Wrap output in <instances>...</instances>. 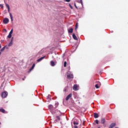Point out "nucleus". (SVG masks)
Listing matches in <instances>:
<instances>
[{
	"instance_id": "obj_1",
	"label": "nucleus",
	"mask_w": 128,
	"mask_h": 128,
	"mask_svg": "<svg viewBox=\"0 0 128 128\" xmlns=\"http://www.w3.org/2000/svg\"><path fill=\"white\" fill-rule=\"evenodd\" d=\"M6 6L8 10V12L10 14V20H12V22H13L14 21V18L12 17V13H10V5H8V4H6Z\"/></svg>"
},
{
	"instance_id": "obj_2",
	"label": "nucleus",
	"mask_w": 128,
	"mask_h": 128,
	"mask_svg": "<svg viewBox=\"0 0 128 128\" xmlns=\"http://www.w3.org/2000/svg\"><path fill=\"white\" fill-rule=\"evenodd\" d=\"M67 78L69 80L70 78H74V75L72 74V72L68 71L67 72V75H66Z\"/></svg>"
},
{
	"instance_id": "obj_3",
	"label": "nucleus",
	"mask_w": 128,
	"mask_h": 128,
	"mask_svg": "<svg viewBox=\"0 0 128 128\" xmlns=\"http://www.w3.org/2000/svg\"><path fill=\"white\" fill-rule=\"evenodd\" d=\"M48 108L52 114H56V112L54 111V106L52 105H49Z\"/></svg>"
},
{
	"instance_id": "obj_4",
	"label": "nucleus",
	"mask_w": 128,
	"mask_h": 128,
	"mask_svg": "<svg viewBox=\"0 0 128 128\" xmlns=\"http://www.w3.org/2000/svg\"><path fill=\"white\" fill-rule=\"evenodd\" d=\"M8 96V92H4L2 93V98H6Z\"/></svg>"
},
{
	"instance_id": "obj_5",
	"label": "nucleus",
	"mask_w": 128,
	"mask_h": 128,
	"mask_svg": "<svg viewBox=\"0 0 128 128\" xmlns=\"http://www.w3.org/2000/svg\"><path fill=\"white\" fill-rule=\"evenodd\" d=\"M9 22H10V20H8V18H4L3 20V23L4 24H8Z\"/></svg>"
},
{
	"instance_id": "obj_6",
	"label": "nucleus",
	"mask_w": 128,
	"mask_h": 128,
	"mask_svg": "<svg viewBox=\"0 0 128 128\" xmlns=\"http://www.w3.org/2000/svg\"><path fill=\"white\" fill-rule=\"evenodd\" d=\"M73 90H75V91L78 90V84H75L73 86Z\"/></svg>"
},
{
	"instance_id": "obj_7",
	"label": "nucleus",
	"mask_w": 128,
	"mask_h": 128,
	"mask_svg": "<svg viewBox=\"0 0 128 128\" xmlns=\"http://www.w3.org/2000/svg\"><path fill=\"white\" fill-rule=\"evenodd\" d=\"M72 94H69L66 97V100H70V98H72Z\"/></svg>"
},
{
	"instance_id": "obj_8",
	"label": "nucleus",
	"mask_w": 128,
	"mask_h": 128,
	"mask_svg": "<svg viewBox=\"0 0 128 128\" xmlns=\"http://www.w3.org/2000/svg\"><path fill=\"white\" fill-rule=\"evenodd\" d=\"M34 66H36V64H34L32 66V68L29 70V72H32L34 68Z\"/></svg>"
},
{
	"instance_id": "obj_9",
	"label": "nucleus",
	"mask_w": 128,
	"mask_h": 128,
	"mask_svg": "<svg viewBox=\"0 0 128 128\" xmlns=\"http://www.w3.org/2000/svg\"><path fill=\"white\" fill-rule=\"evenodd\" d=\"M44 49H42V50L40 52H38V54L40 56V54H44Z\"/></svg>"
},
{
	"instance_id": "obj_10",
	"label": "nucleus",
	"mask_w": 128,
	"mask_h": 128,
	"mask_svg": "<svg viewBox=\"0 0 128 128\" xmlns=\"http://www.w3.org/2000/svg\"><path fill=\"white\" fill-rule=\"evenodd\" d=\"M44 58H46V56H44L43 57H41L40 58L38 59L37 60L38 62H42V60H44Z\"/></svg>"
},
{
	"instance_id": "obj_11",
	"label": "nucleus",
	"mask_w": 128,
	"mask_h": 128,
	"mask_svg": "<svg viewBox=\"0 0 128 128\" xmlns=\"http://www.w3.org/2000/svg\"><path fill=\"white\" fill-rule=\"evenodd\" d=\"M6 50L8 49V47L6 46H4V47H3L1 50L0 52H4V50H6Z\"/></svg>"
},
{
	"instance_id": "obj_12",
	"label": "nucleus",
	"mask_w": 128,
	"mask_h": 128,
	"mask_svg": "<svg viewBox=\"0 0 128 128\" xmlns=\"http://www.w3.org/2000/svg\"><path fill=\"white\" fill-rule=\"evenodd\" d=\"M114 126H116V123H112L110 125L109 128H114Z\"/></svg>"
},
{
	"instance_id": "obj_13",
	"label": "nucleus",
	"mask_w": 128,
	"mask_h": 128,
	"mask_svg": "<svg viewBox=\"0 0 128 128\" xmlns=\"http://www.w3.org/2000/svg\"><path fill=\"white\" fill-rule=\"evenodd\" d=\"M72 38L74 40H78V37L74 34H72Z\"/></svg>"
},
{
	"instance_id": "obj_14",
	"label": "nucleus",
	"mask_w": 128,
	"mask_h": 128,
	"mask_svg": "<svg viewBox=\"0 0 128 128\" xmlns=\"http://www.w3.org/2000/svg\"><path fill=\"white\" fill-rule=\"evenodd\" d=\"M100 86V83H98V84H96L95 85V88H100V86Z\"/></svg>"
},
{
	"instance_id": "obj_15",
	"label": "nucleus",
	"mask_w": 128,
	"mask_h": 128,
	"mask_svg": "<svg viewBox=\"0 0 128 128\" xmlns=\"http://www.w3.org/2000/svg\"><path fill=\"white\" fill-rule=\"evenodd\" d=\"M101 122L102 124H103L106 122V120H104V118H102L101 120Z\"/></svg>"
},
{
	"instance_id": "obj_16",
	"label": "nucleus",
	"mask_w": 128,
	"mask_h": 128,
	"mask_svg": "<svg viewBox=\"0 0 128 128\" xmlns=\"http://www.w3.org/2000/svg\"><path fill=\"white\" fill-rule=\"evenodd\" d=\"M94 118H98V114L94 113Z\"/></svg>"
},
{
	"instance_id": "obj_17",
	"label": "nucleus",
	"mask_w": 128,
	"mask_h": 128,
	"mask_svg": "<svg viewBox=\"0 0 128 128\" xmlns=\"http://www.w3.org/2000/svg\"><path fill=\"white\" fill-rule=\"evenodd\" d=\"M73 30H74V29H72V28H70V30H68V32H70V34H72Z\"/></svg>"
},
{
	"instance_id": "obj_18",
	"label": "nucleus",
	"mask_w": 128,
	"mask_h": 128,
	"mask_svg": "<svg viewBox=\"0 0 128 128\" xmlns=\"http://www.w3.org/2000/svg\"><path fill=\"white\" fill-rule=\"evenodd\" d=\"M12 38H12L10 42L9 43V44H8V46H10L12 44Z\"/></svg>"
},
{
	"instance_id": "obj_19",
	"label": "nucleus",
	"mask_w": 128,
	"mask_h": 128,
	"mask_svg": "<svg viewBox=\"0 0 128 128\" xmlns=\"http://www.w3.org/2000/svg\"><path fill=\"white\" fill-rule=\"evenodd\" d=\"M0 112H3V114H4V112H5L4 109L2 108H0Z\"/></svg>"
},
{
	"instance_id": "obj_20",
	"label": "nucleus",
	"mask_w": 128,
	"mask_h": 128,
	"mask_svg": "<svg viewBox=\"0 0 128 128\" xmlns=\"http://www.w3.org/2000/svg\"><path fill=\"white\" fill-rule=\"evenodd\" d=\"M50 64L52 66H54V61H51Z\"/></svg>"
},
{
	"instance_id": "obj_21",
	"label": "nucleus",
	"mask_w": 128,
	"mask_h": 128,
	"mask_svg": "<svg viewBox=\"0 0 128 128\" xmlns=\"http://www.w3.org/2000/svg\"><path fill=\"white\" fill-rule=\"evenodd\" d=\"M8 37V38H12V34L9 33Z\"/></svg>"
},
{
	"instance_id": "obj_22",
	"label": "nucleus",
	"mask_w": 128,
	"mask_h": 128,
	"mask_svg": "<svg viewBox=\"0 0 128 128\" xmlns=\"http://www.w3.org/2000/svg\"><path fill=\"white\" fill-rule=\"evenodd\" d=\"M66 62H64V67L66 68Z\"/></svg>"
},
{
	"instance_id": "obj_23",
	"label": "nucleus",
	"mask_w": 128,
	"mask_h": 128,
	"mask_svg": "<svg viewBox=\"0 0 128 128\" xmlns=\"http://www.w3.org/2000/svg\"><path fill=\"white\" fill-rule=\"evenodd\" d=\"M95 122L97 124H98V120H96Z\"/></svg>"
},
{
	"instance_id": "obj_24",
	"label": "nucleus",
	"mask_w": 128,
	"mask_h": 128,
	"mask_svg": "<svg viewBox=\"0 0 128 128\" xmlns=\"http://www.w3.org/2000/svg\"><path fill=\"white\" fill-rule=\"evenodd\" d=\"M12 32H13L12 29L9 34H12Z\"/></svg>"
},
{
	"instance_id": "obj_25",
	"label": "nucleus",
	"mask_w": 128,
	"mask_h": 128,
	"mask_svg": "<svg viewBox=\"0 0 128 128\" xmlns=\"http://www.w3.org/2000/svg\"><path fill=\"white\" fill-rule=\"evenodd\" d=\"M0 7H1L2 8H4V6H2V4H0Z\"/></svg>"
},
{
	"instance_id": "obj_26",
	"label": "nucleus",
	"mask_w": 128,
	"mask_h": 128,
	"mask_svg": "<svg viewBox=\"0 0 128 128\" xmlns=\"http://www.w3.org/2000/svg\"><path fill=\"white\" fill-rule=\"evenodd\" d=\"M56 118H58V120H60V118L58 116H56Z\"/></svg>"
},
{
	"instance_id": "obj_27",
	"label": "nucleus",
	"mask_w": 128,
	"mask_h": 128,
	"mask_svg": "<svg viewBox=\"0 0 128 128\" xmlns=\"http://www.w3.org/2000/svg\"><path fill=\"white\" fill-rule=\"evenodd\" d=\"M74 126H76V125L78 124V123L76 122H74Z\"/></svg>"
},
{
	"instance_id": "obj_28",
	"label": "nucleus",
	"mask_w": 128,
	"mask_h": 128,
	"mask_svg": "<svg viewBox=\"0 0 128 128\" xmlns=\"http://www.w3.org/2000/svg\"><path fill=\"white\" fill-rule=\"evenodd\" d=\"M80 2L82 6V0H80Z\"/></svg>"
},
{
	"instance_id": "obj_29",
	"label": "nucleus",
	"mask_w": 128,
	"mask_h": 128,
	"mask_svg": "<svg viewBox=\"0 0 128 128\" xmlns=\"http://www.w3.org/2000/svg\"><path fill=\"white\" fill-rule=\"evenodd\" d=\"M66 2H70V0H66Z\"/></svg>"
},
{
	"instance_id": "obj_30",
	"label": "nucleus",
	"mask_w": 128,
	"mask_h": 128,
	"mask_svg": "<svg viewBox=\"0 0 128 128\" xmlns=\"http://www.w3.org/2000/svg\"><path fill=\"white\" fill-rule=\"evenodd\" d=\"M78 24H76V28H78Z\"/></svg>"
},
{
	"instance_id": "obj_31",
	"label": "nucleus",
	"mask_w": 128,
	"mask_h": 128,
	"mask_svg": "<svg viewBox=\"0 0 128 128\" xmlns=\"http://www.w3.org/2000/svg\"><path fill=\"white\" fill-rule=\"evenodd\" d=\"M69 6H70V8H72V6L70 4H69Z\"/></svg>"
},
{
	"instance_id": "obj_32",
	"label": "nucleus",
	"mask_w": 128,
	"mask_h": 128,
	"mask_svg": "<svg viewBox=\"0 0 128 128\" xmlns=\"http://www.w3.org/2000/svg\"><path fill=\"white\" fill-rule=\"evenodd\" d=\"M74 128H78V126H76L74 125Z\"/></svg>"
},
{
	"instance_id": "obj_33",
	"label": "nucleus",
	"mask_w": 128,
	"mask_h": 128,
	"mask_svg": "<svg viewBox=\"0 0 128 128\" xmlns=\"http://www.w3.org/2000/svg\"><path fill=\"white\" fill-rule=\"evenodd\" d=\"M55 106H58V103H56V104H55Z\"/></svg>"
},
{
	"instance_id": "obj_34",
	"label": "nucleus",
	"mask_w": 128,
	"mask_h": 128,
	"mask_svg": "<svg viewBox=\"0 0 128 128\" xmlns=\"http://www.w3.org/2000/svg\"><path fill=\"white\" fill-rule=\"evenodd\" d=\"M75 7L76 8H78V7L76 6V4H74Z\"/></svg>"
},
{
	"instance_id": "obj_35",
	"label": "nucleus",
	"mask_w": 128,
	"mask_h": 128,
	"mask_svg": "<svg viewBox=\"0 0 128 128\" xmlns=\"http://www.w3.org/2000/svg\"><path fill=\"white\" fill-rule=\"evenodd\" d=\"M2 54V52L0 51V56Z\"/></svg>"
},
{
	"instance_id": "obj_36",
	"label": "nucleus",
	"mask_w": 128,
	"mask_h": 128,
	"mask_svg": "<svg viewBox=\"0 0 128 128\" xmlns=\"http://www.w3.org/2000/svg\"><path fill=\"white\" fill-rule=\"evenodd\" d=\"M2 48V46L0 45V48Z\"/></svg>"
},
{
	"instance_id": "obj_37",
	"label": "nucleus",
	"mask_w": 128,
	"mask_h": 128,
	"mask_svg": "<svg viewBox=\"0 0 128 128\" xmlns=\"http://www.w3.org/2000/svg\"><path fill=\"white\" fill-rule=\"evenodd\" d=\"M22 80H24V78H22Z\"/></svg>"
},
{
	"instance_id": "obj_38",
	"label": "nucleus",
	"mask_w": 128,
	"mask_h": 128,
	"mask_svg": "<svg viewBox=\"0 0 128 128\" xmlns=\"http://www.w3.org/2000/svg\"><path fill=\"white\" fill-rule=\"evenodd\" d=\"M66 90H64V92H66Z\"/></svg>"
},
{
	"instance_id": "obj_39",
	"label": "nucleus",
	"mask_w": 128,
	"mask_h": 128,
	"mask_svg": "<svg viewBox=\"0 0 128 128\" xmlns=\"http://www.w3.org/2000/svg\"><path fill=\"white\" fill-rule=\"evenodd\" d=\"M58 112H60V111H58Z\"/></svg>"
},
{
	"instance_id": "obj_40",
	"label": "nucleus",
	"mask_w": 128,
	"mask_h": 128,
	"mask_svg": "<svg viewBox=\"0 0 128 128\" xmlns=\"http://www.w3.org/2000/svg\"><path fill=\"white\" fill-rule=\"evenodd\" d=\"M98 128H100V126H98Z\"/></svg>"
},
{
	"instance_id": "obj_41",
	"label": "nucleus",
	"mask_w": 128,
	"mask_h": 128,
	"mask_svg": "<svg viewBox=\"0 0 128 128\" xmlns=\"http://www.w3.org/2000/svg\"><path fill=\"white\" fill-rule=\"evenodd\" d=\"M64 56V54H63Z\"/></svg>"
},
{
	"instance_id": "obj_42",
	"label": "nucleus",
	"mask_w": 128,
	"mask_h": 128,
	"mask_svg": "<svg viewBox=\"0 0 128 128\" xmlns=\"http://www.w3.org/2000/svg\"><path fill=\"white\" fill-rule=\"evenodd\" d=\"M48 96H50L48 95Z\"/></svg>"
},
{
	"instance_id": "obj_43",
	"label": "nucleus",
	"mask_w": 128,
	"mask_h": 128,
	"mask_svg": "<svg viewBox=\"0 0 128 128\" xmlns=\"http://www.w3.org/2000/svg\"><path fill=\"white\" fill-rule=\"evenodd\" d=\"M78 2H80V1H78Z\"/></svg>"
},
{
	"instance_id": "obj_44",
	"label": "nucleus",
	"mask_w": 128,
	"mask_h": 128,
	"mask_svg": "<svg viewBox=\"0 0 128 128\" xmlns=\"http://www.w3.org/2000/svg\"><path fill=\"white\" fill-rule=\"evenodd\" d=\"M0 124H1V123L0 122Z\"/></svg>"
}]
</instances>
